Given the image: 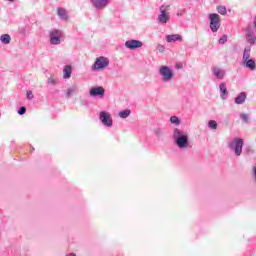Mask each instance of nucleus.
Here are the masks:
<instances>
[{
	"label": "nucleus",
	"instance_id": "1",
	"mask_svg": "<svg viewBox=\"0 0 256 256\" xmlns=\"http://www.w3.org/2000/svg\"><path fill=\"white\" fill-rule=\"evenodd\" d=\"M172 141L178 149H191L193 147L191 142H189V133L181 128L173 129Z\"/></svg>",
	"mask_w": 256,
	"mask_h": 256
},
{
	"label": "nucleus",
	"instance_id": "2",
	"mask_svg": "<svg viewBox=\"0 0 256 256\" xmlns=\"http://www.w3.org/2000/svg\"><path fill=\"white\" fill-rule=\"evenodd\" d=\"M243 145H245V142L242 138L236 137L228 142V148L230 151H234V155H236V157H241V154L243 153Z\"/></svg>",
	"mask_w": 256,
	"mask_h": 256
},
{
	"label": "nucleus",
	"instance_id": "3",
	"mask_svg": "<svg viewBox=\"0 0 256 256\" xmlns=\"http://www.w3.org/2000/svg\"><path fill=\"white\" fill-rule=\"evenodd\" d=\"M158 73L160 77H162L161 79L163 83H169L170 81H173V78L175 77L173 69H171L169 66H160Z\"/></svg>",
	"mask_w": 256,
	"mask_h": 256
},
{
	"label": "nucleus",
	"instance_id": "4",
	"mask_svg": "<svg viewBox=\"0 0 256 256\" xmlns=\"http://www.w3.org/2000/svg\"><path fill=\"white\" fill-rule=\"evenodd\" d=\"M167 9H169V6H160V14L157 17L159 25H167L171 21V14L167 12Z\"/></svg>",
	"mask_w": 256,
	"mask_h": 256
},
{
	"label": "nucleus",
	"instance_id": "5",
	"mask_svg": "<svg viewBox=\"0 0 256 256\" xmlns=\"http://www.w3.org/2000/svg\"><path fill=\"white\" fill-rule=\"evenodd\" d=\"M208 19L212 33H217V31H219V27H221V16L217 13H211L208 16Z\"/></svg>",
	"mask_w": 256,
	"mask_h": 256
},
{
	"label": "nucleus",
	"instance_id": "6",
	"mask_svg": "<svg viewBox=\"0 0 256 256\" xmlns=\"http://www.w3.org/2000/svg\"><path fill=\"white\" fill-rule=\"evenodd\" d=\"M105 67H109V58L100 56L96 58L94 64L92 65V70L101 71V69H105Z\"/></svg>",
	"mask_w": 256,
	"mask_h": 256
},
{
	"label": "nucleus",
	"instance_id": "7",
	"mask_svg": "<svg viewBox=\"0 0 256 256\" xmlns=\"http://www.w3.org/2000/svg\"><path fill=\"white\" fill-rule=\"evenodd\" d=\"M63 31L54 29L49 33L50 45H61Z\"/></svg>",
	"mask_w": 256,
	"mask_h": 256
},
{
	"label": "nucleus",
	"instance_id": "8",
	"mask_svg": "<svg viewBox=\"0 0 256 256\" xmlns=\"http://www.w3.org/2000/svg\"><path fill=\"white\" fill-rule=\"evenodd\" d=\"M99 119L105 127H113V119H111V114L107 111H102L99 114Z\"/></svg>",
	"mask_w": 256,
	"mask_h": 256
},
{
	"label": "nucleus",
	"instance_id": "9",
	"mask_svg": "<svg viewBox=\"0 0 256 256\" xmlns=\"http://www.w3.org/2000/svg\"><path fill=\"white\" fill-rule=\"evenodd\" d=\"M124 46L126 49H131L132 51L135 49H141L143 47V42L141 40H128L125 42Z\"/></svg>",
	"mask_w": 256,
	"mask_h": 256
},
{
	"label": "nucleus",
	"instance_id": "10",
	"mask_svg": "<svg viewBox=\"0 0 256 256\" xmlns=\"http://www.w3.org/2000/svg\"><path fill=\"white\" fill-rule=\"evenodd\" d=\"M89 93L90 97H99L100 99H103V97H105V88L102 86L92 87Z\"/></svg>",
	"mask_w": 256,
	"mask_h": 256
},
{
	"label": "nucleus",
	"instance_id": "11",
	"mask_svg": "<svg viewBox=\"0 0 256 256\" xmlns=\"http://www.w3.org/2000/svg\"><path fill=\"white\" fill-rule=\"evenodd\" d=\"M95 9H105L109 5V0H90Z\"/></svg>",
	"mask_w": 256,
	"mask_h": 256
},
{
	"label": "nucleus",
	"instance_id": "12",
	"mask_svg": "<svg viewBox=\"0 0 256 256\" xmlns=\"http://www.w3.org/2000/svg\"><path fill=\"white\" fill-rule=\"evenodd\" d=\"M246 41H248L250 45H255L256 43L255 32L249 27L246 28Z\"/></svg>",
	"mask_w": 256,
	"mask_h": 256
},
{
	"label": "nucleus",
	"instance_id": "13",
	"mask_svg": "<svg viewBox=\"0 0 256 256\" xmlns=\"http://www.w3.org/2000/svg\"><path fill=\"white\" fill-rule=\"evenodd\" d=\"M212 73L216 79L222 80L225 79V70L219 68V67H213Z\"/></svg>",
	"mask_w": 256,
	"mask_h": 256
},
{
	"label": "nucleus",
	"instance_id": "14",
	"mask_svg": "<svg viewBox=\"0 0 256 256\" xmlns=\"http://www.w3.org/2000/svg\"><path fill=\"white\" fill-rule=\"evenodd\" d=\"M219 89H220V97L223 101H225V99H227V97L229 96V91H227V84L225 82L220 83Z\"/></svg>",
	"mask_w": 256,
	"mask_h": 256
},
{
	"label": "nucleus",
	"instance_id": "15",
	"mask_svg": "<svg viewBox=\"0 0 256 256\" xmlns=\"http://www.w3.org/2000/svg\"><path fill=\"white\" fill-rule=\"evenodd\" d=\"M167 43H175V41H183V37L179 34L166 35Z\"/></svg>",
	"mask_w": 256,
	"mask_h": 256
},
{
	"label": "nucleus",
	"instance_id": "16",
	"mask_svg": "<svg viewBox=\"0 0 256 256\" xmlns=\"http://www.w3.org/2000/svg\"><path fill=\"white\" fill-rule=\"evenodd\" d=\"M71 73H73L71 65H65L63 69V79H71Z\"/></svg>",
	"mask_w": 256,
	"mask_h": 256
},
{
	"label": "nucleus",
	"instance_id": "17",
	"mask_svg": "<svg viewBox=\"0 0 256 256\" xmlns=\"http://www.w3.org/2000/svg\"><path fill=\"white\" fill-rule=\"evenodd\" d=\"M247 99V94L245 92H241L238 94V97L235 98L236 105H243Z\"/></svg>",
	"mask_w": 256,
	"mask_h": 256
},
{
	"label": "nucleus",
	"instance_id": "18",
	"mask_svg": "<svg viewBox=\"0 0 256 256\" xmlns=\"http://www.w3.org/2000/svg\"><path fill=\"white\" fill-rule=\"evenodd\" d=\"M57 15L62 19V21H67L68 16H67V10L64 8H58L57 9Z\"/></svg>",
	"mask_w": 256,
	"mask_h": 256
},
{
	"label": "nucleus",
	"instance_id": "19",
	"mask_svg": "<svg viewBox=\"0 0 256 256\" xmlns=\"http://www.w3.org/2000/svg\"><path fill=\"white\" fill-rule=\"evenodd\" d=\"M249 57H251V46H246L243 52V63L249 61Z\"/></svg>",
	"mask_w": 256,
	"mask_h": 256
},
{
	"label": "nucleus",
	"instance_id": "20",
	"mask_svg": "<svg viewBox=\"0 0 256 256\" xmlns=\"http://www.w3.org/2000/svg\"><path fill=\"white\" fill-rule=\"evenodd\" d=\"M243 63L244 65H246L247 69H250V71H255L256 69L255 60L250 59V60L244 61Z\"/></svg>",
	"mask_w": 256,
	"mask_h": 256
},
{
	"label": "nucleus",
	"instance_id": "21",
	"mask_svg": "<svg viewBox=\"0 0 256 256\" xmlns=\"http://www.w3.org/2000/svg\"><path fill=\"white\" fill-rule=\"evenodd\" d=\"M0 41L4 45H9V43H11V35H9V34H2L0 36Z\"/></svg>",
	"mask_w": 256,
	"mask_h": 256
},
{
	"label": "nucleus",
	"instance_id": "22",
	"mask_svg": "<svg viewBox=\"0 0 256 256\" xmlns=\"http://www.w3.org/2000/svg\"><path fill=\"white\" fill-rule=\"evenodd\" d=\"M129 115H131V110L130 109H125L119 112V117L121 119H127V117H129Z\"/></svg>",
	"mask_w": 256,
	"mask_h": 256
},
{
	"label": "nucleus",
	"instance_id": "23",
	"mask_svg": "<svg viewBox=\"0 0 256 256\" xmlns=\"http://www.w3.org/2000/svg\"><path fill=\"white\" fill-rule=\"evenodd\" d=\"M170 123H172V125L179 126V125H181V120L177 116H171Z\"/></svg>",
	"mask_w": 256,
	"mask_h": 256
},
{
	"label": "nucleus",
	"instance_id": "24",
	"mask_svg": "<svg viewBox=\"0 0 256 256\" xmlns=\"http://www.w3.org/2000/svg\"><path fill=\"white\" fill-rule=\"evenodd\" d=\"M77 92V86L70 87L66 92V97H71L74 93Z\"/></svg>",
	"mask_w": 256,
	"mask_h": 256
},
{
	"label": "nucleus",
	"instance_id": "25",
	"mask_svg": "<svg viewBox=\"0 0 256 256\" xmlns=\"http://www.w3.org/2000/svg\"><path fill=\"white\" fill-rule=\"evenodd\" d=\"M216 9L220 15H227V8L225 6H217Z\"/></svg>",
	"mask_w": 256,
	"mask_h": 256
},
{
	"label": "nucleus",
	"instance_id": "26",
	"mask_svg": "<svg viewBox=\"0 0 256 256\" xmlns=\"http://www.w3.org/2000/svg\"><path fill=\"white\" fill-rule=\"evenodd\" d=\"M208 127H209V129L216 130L217 127H218L217 121H215V120H210V121L208 122Z\"/></svg>",
	"mask_w": 256,
	"mask_h": 256
},
{
	"label": "nucleus",
	"instance_id": "27",
	"mask_svg": "<svg viewBox=\"0 0 256 256\" xmlns=\"http://www.w3.org/2000/svg\"><path fill=\"white\" fill-rule=\"evenodd\" d=\"M240 119L243 121V123H249V114L240 113Z\"/></svg>",
	"mask_w": 256,
	"mask_h": 256
},
{
	"label": "nucleus",
	"instance_id": "28",
	"mask_svg": "<svg viewBox=\"0 0 256 256\" xmlns=\"http://www.w3.org/2000/svg\"><path fill=\"white\" fill-rule=\"evenodd\" d=\"M154 135H156L157 138L162 137L163 135V128H156L154 129Z\"/></svg>",
	"mask_w": 256,
	"mask_h": 256
},
{
	"label": "nucleus",
	"instance_id": "29",
	"mask_svg": "<svg viewBox=\"0 0 256 256\" xmlns=\"http://www.w3.org/2000/svg\"><path fill=\"white\" fill-rule=\"evenodd\" d=\"M225 43H227V35H223V36L219 39V44H220V45H225Z\"/></svg>",
	"mask_w": 256,
	"mask_h": 256
},
{
	"label": "nucleus",
	"instance_id": "30",
	"mask_svg": "<svg viewBox=\"0 0 256 256\" xmlns=\"http://www.w3.org/2000/svg\"><path fill=\"white\" fill-rule=\"evenodd\" d=\"M25 113H27V108H25V106L20 107L18 115H25Z\"/></svg>",
	"mask_w": 256,
	"mask_h": 256
},
{
	"label": "nucleus",
	"instance_id": "31",
	"mask_svg": "<svg viewBox=\"0 0 256 256\" xmlns=\"http://www.w3.org/2000/svg\"><path fill=\"white\" fill-rule=\"evenodd\" d=\"M26 97H27V99H29V100L31 101V99L34 98V96H33V91L28 90V91L26 92Z\"/></svg>",
	"mask_w": 256,
	"mask_h": 256
},
{
	"label": "nucleus",
	"instance_id": "32",
	"mask_svg": "<svg viewBox=\"0 0 256 256\" xmlns=\"http://www.w3.org/2000/svg\"><path fill=\"white\" fill-rule=\"evenodd\" d=\"M157 51H159L160 53H163L165 51V46L158 44L156 47Z\"/></svg>",
	"mask_w": 256,
	"mask_h": 256
},
{
	"label": "nucleus",
	"instance_id": "33",
	"mask_svg": "<svg viewBox=\"0 0 256 256\" xmlns=\"http://www.w3.org/2000/svg\"><path fill=\"white\" fill-rule=\"evenodd\" d=\"M48 84L49 85H57V81H55V79L49 78L48 79Z\"/></svg>",
	"mask_w": 256,
	"mask_h": 256
},
{
	"label": "nucleus",
	"instance_id": "34",
	"mask_svg": "<svg viewBox=\"0 0 256 256\" xmlns=\"http://www.w3.org/2000/svg\"><path fill=\"white\" fill-rule=\"evenodd\" d=\"M252 177L256 181V166H253V168H252Z\"/></svg>",
	"mask_w": 256,
	"mask_h": 256
},
{
	"label": "nucleus",
	"instance_id": "35",
	"mask_svg": "<svg viewBox=\"0 0 256 256\" xmlns=\"http://www.w3.org/2000/svg\"><path fill=\"white\" fill-rule=\"evenodd\" d=\"M246 153L249 155L251 153H253V148L252 147H247L246 148Z\"/></svg>",
	"mask_w": 256,
	"mask_h": 256
},
{
	"label": "nucleus",
	"instance_id": "36",
	"mask_svg": "<svg viewBox=\"0 0 256 256\" xmlns=\"http://www.w3.org/2000/svg\"><path fill=\"white\" fill-rule=\"evenodd\" d=\"M20 33H25V28H19Z\"/></svg>",
	"mask_w": 256,
	"mask_h": 256
},
{
	"label": "nucleus",
	"instance_id": "37",
	"mask_svg": "<svg viewBox=\"0 0 256 256\" xmlns=\"http://www.w3.org/2000/svg\"><path fill=\"white\" fill-rule=\"evenodd\" d=\"M67 256H77L75 253H69Z\"/></svg>",
	"mask_w": 256,
	"mask_h": 256
},
{
	"label": "nucleus",
	"instance_id": "38",
	"mask_svg": "<svg viewBox=\"0 0 256 256\" xmlns=\"http://www.w3.org/2000/svg\"><path fill=\"white\" fill-rule=\"evenodd\" d=\"M254 25H256V16H255V20H254Z\"/></svg>",
	"mask_w": 256,
	"mask_h": 256
},
{
	"label": "nucleus",
	"instance_id": "39",
	"mask_svg": "<svg viewBox=\"0 0 256 256\" xmlns=\"http://www.w3.org/2000/svg\"><path fill=\"white\" fill-rule=\"evenodd\" d=\"M8 1H13V0H8Z\"/></svg>",
	"mask_w": 256,
	"mask_h": 256
}]
</instances>
